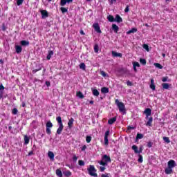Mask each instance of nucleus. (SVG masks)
Listing matches in <instances>:
<instances>
[{
	"instance_id": "nucleus-1",
	"label": "nucleus",
	"mask_w": 177,
	"mask_h": 177,
	"mask_svg": "<svg viewBox=\"0 0 177 177\" xmlns=\"http://www.w3.org/2000/svg\"><path fill=\"white\" fill-rule=\"evenodd\" d=\"M56 120L59 125V128L57 130V135H60L62 132H63V128H64V126H63V122H62V117L58 116L57 117Z\"/></svg>"
},
{
	"instance_id": "nucleus-2",
	"label": "nucleus",
	"mask_w": 177,
	"mask_h": 177,
	"mask_svg": "<svg viewBox=\"0 0 177 177\" xmlns=\"http://www.w3.org/2000/svg\"><path fill=\"white\" fill-rule=\"evenodd\" d=\"M115 104H117L118 109H119V111L120 113H125V105L124 104V103L122 102H120V100H118V99H116L115 101Z\"/></svg>"
},
{
	"instance_id": "nucleus-3",
	"label": "nucleus",
	"mask_w": 177,
	"mask_h": 177,
	"mask_svg": "<svg viewBox=\"0 0 177 177\" xmlns=\"http://www.w3.org/2000/svg\"><path fill=\"white\" fill-rule=\"evenodd\" d=\"M88 174L91 176L97 177V174H96V169H95V166L90 165L89 168H88Z\"/></svg>"
},
{
	"instance_id": "nucleus-4",
	"label": "nucleus",
	"mask_w": 177,
	"mask_h": 177,
	"mask_svg": "<svg viewBox=\"0 0 177 177\" xmlns=\"http://www.w3.org/2000/svg\"><path fill=\"white\" fill-rule=\"evenodd\" d=\"M53 127V124H52V122L50 120L48 121L46 124V132L47 135H50L52 133V131L50 130V128Z\"/></svg>"
},
{
	"instance_id": "nucleus-5",
	"label": "nucleus",
	"mask_w": 177,
	"mask_h": 177,
	"mask_svg": "<svg viewBox=\"0 0 177 177\" xmlns=\"http://www.w3.org/2000/svg\"><path fill=\"white\" fill-rule=\"evenodd\" d=\"M132 150H133L134 153L136 154H140L143 151V146L141 145L139 148V150L138 149V146L136 145H133L131 147Z\"/></svg>"
},
{
	"instance_id": "nucleus-6",
	"label": "nucleus",
	"mask_w": 177,
	"mask_h": 177,
	"mask_svg": "<svg viewBox=\"0 0 177 177\" xmlns=\"http://www.w3.org/2000/svg\"><path fill=\"white\" fill-rule=\"evenodd\" d=\"M109 135H110V130H108L105 132L104 138L105 146H109Z\"/></svg>"
},
{
	"instance_id": "nucleus-7",
	"label": "nucleus",
	"mask_w": 177,
	"mask_h": 177,
	"mask_svg": "<svg viewBox=\"0 0 177 177\" xmlns=\"http://www.w3.org/2000/svg\"><path fill=\"white\" fill-rule=\"evenodd\" d=\"M167 167L169 168H175V167H176V162H175V160H170L168 161L167 162Z\"/></svg>"
},
{
	"instance_id": "nucleus-8",
	"label": "nucleus",
	"mask_w": 177,
	"mask_h": 177,
	"mask_svg": "<svg viewBox=\"0 0 177 177\" xmlns=\"http://www.w3.org/2000/svg\"><path fill=\"white\" fill-rule=\"evenodd\" d=\"M93 27L96 32L98 34H102V30H100V26H99V24H94L93 25Z\"/></svg>"
},
{
	"instance_id": "nucleus-9",
	"label": "nucleus",
	"mask_w": 177,
	"mask_h": 177,
	"mask_svg": "<svg viewBox=\"0 0 177 177\" xmlns=\"http://www.w3.org/2000/svg\"><path fill=\"white\" fill-rule=\"evenodd\" d=\"M41 19H46V17H48L49 16L48 11L45 10H41Z\"/></svg>"
},
{
	"instance_id": "nucleus-10",
	"label": "nucleus",
	"mask_w": 177,
	"mask_h": 177,
	"mask_svg": "<svg viewBox=\"0 0 177 177\" xmlns=\"http://www.w3.org/2000/svg\"><path fill=\"white\" fill-rule=\"evenodd\" d=\"M102 160L106 162H111V158H110V156H108L107 155H104L102 156Z\"/></svg>"
},
{
	"instance_id": "nucleus-11",
	"label": "nucleus",
	"mask_w": 177,
	"mask_h": 177,
	"mask_svg": "<svg viewBox=\"0 0 177 177\" xmlns=\"http://www.w3.org/2000/svg\"><path fill=\"white\" fill-rule=\"evenodd\" d=\"M112 56L113 57H122V54L120 53H117L115 51H112Z\"/></svg>"
},
{
	"instance_id": "nucleus-12",
	"label": "nucleus",
	"mask_w": 177,
	"mask_h": 177,
	"mask_svg": "<svg viewBox=\"0 0 177 177\" xmlns=\"http://www.w3.org/2000/svg\"><path fill=\"white\" fill-rule=\"evenodd\" d=\"M144 114H146L147 118L151 115V109L147 108L144 111Z\"/></svg>"
},
{
	"instance_id": "nucleus-13",
	"label": "nucleus",
	"mask_w": 177,
	"mask_h": 177,
	"mask_svg": "<svg viewBox=\"0 0 177 177\" xmlns=\"http://www.w3.org/2000/svg\"><path fill=\"white\" fill-rule=\"evenodd\" d=\"M73 0H61L60 1V6H64L66 3H70V2H72Z\"/></svg>"
},
{
	"instance_id": "nucleus-14",
	"label": "nucleus",
	"mask_w": 177,
	"mask_h": 177,
	"mask_svg": "<svg viewBox=\"0 0 177 177\" xmlns=\"http://www.w3.org/2000/svg\"><path fill=\"white\" fill-rule=\"evenodd\" d=\"M116 121H117V118L114 117L108 120V124H109V125H113V124H114V122H115Z\"/></svg>"
},
{
	"instance_id": "nucleus-15",
	"label": "nucleus",
	"mask_w": 177,
	"mask_h": 177,
	"mask_svg": "<svg viewBox=\"0 0 177 177\" xmlns=\"http://www.w3.org/2000/svg\"><path fill=\"white\" fill-rule=\"evenodd\" d=\"M135 32H138V29L136 28H132L130 30L127 32V34H135Z\"/></svg>"
},
{
	"instance_id": "nucleus-16",
	"label": "nucleus",
	"mask_w": 177,
	"mask_h": 177,
	"mask_svg": "<svg viewBox=\"0 0 177 177\" xmlns=\"http://www.w3.org/2000/svg\"><path fill=\"white\" fill-rule=\"evenodd\" d=\"M115 21L117 23H122V18L119 15H117L115 17Z\"/></svg>"
},
{
	"instance_id": "nucleus-17",
	"label": "nucleus",
	"mask_w": 177,
	"mask_h": 177,
	"mask_svg": "<svg viewBox=\"0 0 177 177\" xmlns=\"http://www.w3.org/2000/svg\"><path fill=\"white\" fill-rule=\"evenodd\" d=\"M48 156L50 160H51L52 161H53V160H55V153H53V152L48 151Z\"/></svg>"
},
{
	"instance_id": "nucleus-18",
	"label": "nucleus",
	"mask_w": 177,
	"mask_h": 177,
	"mask_svg": "<svg viewBox=\"0 0 177 177\" xmlns=\"http://www.w3.org/2000/svg\"><path fill=\"white\" fill-rule=\"evenodd\" d=\"M20 44L22 46H28V45H30V41L22 40L20 41Z\"/></svg>"
},
{
	"instance_id": "nucleus-19",
	"label": "nucleus",
	"mask_w": 177,
	"mask_h": 177,
	"mask_svg": "<svg viewBox=\"0 0 177 177\" xmlns=\"http://www.w3.org/2000/svg\"><path fill=\"white\" fill-rule=\"evenodd\" d=\"M91 91L94 96H99V95H100V93L99 91H97V89L91 88Z\"/></svg>"
},
{
	"instance_id": "nucleus-20",
	"label": "nucleus",
	"mask_w": 177,
	"mask_h": 177,
	"mask_svg": "<svg viewBox=\"0 0 177 177\" xmlns=\"http://www.w3.org/2000/svg\"><path fill=\"white\" fill-rule=\"evenodd\" d=\"M150 88H151V89H152V91H156V85H154V80L153 79L151 80Z\"/></svg>"
},
{
	"instance_id": "nucleus-21",
	"label": "nucleus",
	"mask_w": 177,
	"mask_h": 177,
	"mask_svg": "<svg viewBox=\"0 0 177 177\" xmlns=\"http://www.w3.org/2000/svg\"><path fill=\"white\" fill-rule=\"evenodd\" d=\"M15 50L17 53H21L23 48L20 46H15Z\"/></svg>"
},
{
	"instance_id": "nucleus-22",
	"label": "nucleus",
	"mask_w": 177,
	"mask_h": 177,
	"mask_svg": "<svg viewBox=\"0 0 177 177\" xmlns=\"http://www.w3.org/2000/svg\"><path fill=\"white\" fill-rule=\"evenodd\" d=\"M165 172L167 175H171V173L172 172V169L167 167V168L165 169Z\"/></svg>"
},
{
	"instance_id": "nucleus-23",
	"label": "nucleus",
	"mask_w": 177,
	"mask_h": 177,
	"mask_svg": "<svg viewBox=\"0 0 177 177\" xmlns=\"http://www.w3.org/2000/svg\"><path fill=\"white\" fill-rule=\"evenodd\" d=\"M133 67L134 71H137L136 67H140V64H139V62H135L133 63Z\"/></svg>"
},
{
	"instance_id": "nucleus-24",
	"label": "nucleus",
	"mask_w": 177,
	"mask_h": 177,
	"mask_svg": "<svg viewBox=\"0 0 177 177\" xmlns=\"http://www.w3.org/2000/svg\"><path fill=\"white\" fill-rule=\"evenodd\" d=\"M52 56H53V51L49 50L48 54L46 57L47 60H50V58L52 57Z\"/></svg>"
},
{
	"instance_id": "nucleus-25",
	"label": "nucleus",
	"mask_w": 177,
	"mask_h": 177,
	"mask_svg": "<svg viewBox=\"0 0 177 177\" xmlns=\"http://www.w3.org/2000/svg\"><path fill=\"white\" fill-rule=\"evenodd\" d=\"M74 122V118H71L70 120L68 122V128H71L73 127V124Z\"/></svg>"
},
{
	"instance_id": "nucleus-26",
	"label": "nucleus",
	"mask_w": 177,
	"mask_h": 177,
	"mask_svg": "<svg viewBox=\"0 0 177 177\" xmlns=\"http://www.w3.org/2000/svg\"><path fill=\"white\" fill-rule=\"evenodd\" d=\"M76 95H77V97H80V99H84V97H85V96L84 95V94H82V92H81V91L77 92Z\"/></svg>"
},
{
	"instance_id": "nucleus-27",
	"label": "nucleus",
	"mask_w": 177,
	"mask_h": 177,
	"mask_svg": "<svg viewBox=\"0 0 177 177\" xmlns=\"http://www.w3.org/2000/svg\"><path fill=\"white\" fill-rule=\"evenodd\" d=\"M24 145H28V143H30V138H28V136H24Z\"/></svg>"
},
{
	"instance_id": "nucleus-28",
	"label": "nucleus",
	"mask_w": 177,
	"mask_h": 177,
	"mask_svg": "<svg viewBox=\"0 0 177 177\" xmlns=\"http://www.w3.org/2000/svg\"><path fill=\"white\" fill-rule=\"evenodd\" d=\"M56 175L57 176H59V177H63V173L62 172V170L60 169H57L56 170Z\"/></svg>"
},
{
	"instance_id": "nucleus-29",
	"label": "nucleus",
	"mask_w": 177,
	"mask_h": 177,
	"mask_svg": "<svg viewBox=\"0 0 177 177\" xmlns=\"http://www.w3.org/2000/svg\"><path fill=\"white\" fill-rule=\"evenodd\" d=\"M112 29L113 30L114 32H118V30H119L118 26L115 24H113Z\"/></svg>"
},
{
	"instance_id": "nucleus-30",
	"label": "nucleus",
	"mask_w": 177,
	"mask_h": 177,
	"mask_svg": "<svg viewBox=\"0 0 177 177\" xmlns=\"http://www.w3.org/2000/svg\"><path fill=\"white\" fill-rule=\"evenodd\" d=\"M153 123V118H149L148 122L146 123L147 127H151V124Z\"/></svg>"
},
{
	"instance_id": "nucleus-31",
	"label": "nucleus",
	"mask_w": 177,
	"mask_h": 177,
	"mask_svg": "<svg viewBox=\"0 0 177 177\" xmlns=\"http://www.w3.org/2000/svg\"><path fill=\"white\" fill-rule=\"evenodd\" d=\"M102 93H109V88L103 87L101 88Z\"/></svg>"
},
{
	"instance_id": "nucleus-32",
	"label": "nucleus",
	"mask_w": 177,
	"mask_h": 177,
	"mask_svg": "<svg viewBox=\"0 0 177 177\" xmlns=\"http://www.w3.org/2000/svg\"><path fill=\"white\" fill-rule=\"evenodd\" d=\"M163 89H169V84L168 83L162 84Z\"/></svg>"
},
{
	"instance_id": "nucleus-33",
	"label": "nucleus",
	"mask_w": 177,
	"mask_h": 177,
	"mask_svg": "<svg viewBox=\"0 0 177 177\" xmlns=\"http://www.w3.org/2000/svg\"><path fill=\"white\" fill-rule=\"evenodd\" d=\"M98 164H100V165H103V167L107 166V162L103 160V159H102L101 161H98Z\"/></svg>"
},
{
	"instance_id": "nucleus-34",
	"label": "nucleus",
	"mask_w": 177,
	"mask_h": 177,
	"mask_svg": "<svg viewBox=\"0 0 177 177\" xmlns=\"http://www.w3.org/2000/svg\"><path fill=\"white\" fill-rule=\"evenodd\" d=\"M107 19H108L109 21H111V23H113V21H115L114 17L112 15H109L107 17Z\"/></svg>"
},
{
	"instance_id": "nucleus-35",
	"label": "nucleus",
	"mask_w": 177,
	"mask_h": 177,
	"mask_svg": "<svg viewBox=\"0 0 177 177\" xmlns=\"http://www.w3.org/2000/svg\"><path fill=\"white\" fill-rule=\"evenodd\" d=\"M94 52L95 53H99V45L95 44L94 46Z\"/></svg>"
},
{
	"instance_id": "nucleus-36",
	"label": "nucleus",
	"mask_w": 177,
	"mask_h": 177,
	"mask_svg": "<svg viewBox=\"0 0 177 177\" xmlns=\"http://www.w3.org/2000/svg\"><path fill=\"white\" fill-rule=\"evenodd\" d=\"M154 66L155 67H157V68H160V70H162V66L159 63H155Z\"/></svg>"
},
{
	"instance_id": "nucleus-37",
	"label": "nucleus",
	"mask_w": 177,
	"mask_h": 177,
	"mask_svg": "<svg viewBox=\"0 0 177 177\" xmlns=\"http://www.w3.org/2000/svg\"><path fill=\"white\" fill-rule=\"evenodd\" d=\"M92 140V137L90 136H87L86 138V141L87 143H91V141Z\"/></svg>"
},
{
	"instance_id": "nucleus-38",
	"label": "nucleus",
	"mask_w": 177,
	"mask_h": 177,
	"mask_svg": "<svg viewBox=\"0 0 177 177\" xmlns=\"http://www.w3.org/2000/svg\"><path fill=\"white\" fill-rule=\"evenodd\" d=\"M136 139V140H138V139H143V134L138 133Z\"/></svg>"
},
{
	"instance_id": "nucleus-39",
	"label": "nucleus",
	"mask_w": 177,
	"mask_h": 177,
	"mask_svg": "<svg viewBox=\"0 0 177 177\" xmlns=\"http://www.w3.org/2000/svg\"><path fill=\"white\" fill-rule=\"evenodd\" d=\"M163 140L166 143H171V140H169V138L168 137H163Z\"/></svg>"
},
{
	"instance_id": "nucleus-40",
	"label": "nucleus",
	"mask_w": 177,
	"mask_h": 177,
	"mask_svg": "<svg viewBox=\"0 0 177 177\" xmlns=\"http://www.w3.org/2000/svg\"><path fill=\"white\" fill-rule=\"evenodd\" d=\"M60 10L62 12V13H67V12H68V10L64 7H62Z\"/></svg>"
},
{
	"instance_id": "nucleus-41",
	"label": "nucleus",
	"mask_w": 177,
	"mask_h": 177,
	"mask_svg": "<svg viewBox=\"0 0 177 177\" xmlns=\"http://www.w3.org/2000/svg\"><path fill=\"white\" fill-rule=\"evenodd\" d=\"M138 157H139L138 160V162H143V156L139 153Z\"/></svg>"
},
{
	"instance_id": "nucleus-42",
	"label": "nucleus",
	"mask_w": 177,
	"mask_h": 177,
	"mask_svg": "<svg viewBox=\"0 0 177 177\" xmlns=\"http://www.w3.org/2000/svg\"><path fill=\"white\" fill-rule=\"evenodd\" d=\"M142 46L147 52H150V49L149 48V46L147 44H143Z\"/></svg>"
},
{
	"instance_id": "nucleus-43",
	"label": "nucleus",
	"mask_w": 177,
	"mask_h": 177,
	"mask_svg": "<svg viewBox=\"0 0 177 177\" xmlns=\"http://www.w3.org/2000/svg\"><path fill=\"white\" fill-rule=\"evenodd\" d=\"M17 113H19V111L17 110V109L14 108V109L12 110V113L14 115H16V114H17Z\"/></svg>"
},
{
	"instance_id": "nucleus-44",
	"label": "nucleus",
	"mask_w": 177,
	"mask_h": 177,
	"mask_svg": "<svg viewBox=\"0 0 177 177\" xmlns=\"http://www.w3.org/2000/svg\"><path fill=\"white\" fill-rule=\"evenodd\" d=\"M23 2H24V0H17V5L20 6V5H23Z\"/></svg>"
},
{
	"instance_id": "nucleus-45",
	"label": "nucleus",
	"mask_w": 177,
	"mask_h": 177,
	"mask_svg": "<svg viewBox=\"0 0 177 177\" xmlns=\"http://www.w3.org/2000/svg\"><path fill=\"white\" fill-rule=\"evenodd\" d=\"M8 95H3V91H0V99H2L3 97H7Z\"/></svg>"
},
{
	"instance_id": "nucleus-46",
	"label": "nucleus",
	"mask_w": 177,
	"mask_h": 177,
	"mask_svg": "<svg viewBox=\"0 0 177 177\" xmlns=\"http://www.w3.org/2000/svg\"><path fill=\"white\" fill-rule=\"evenodd\" d=\"M85 67H86L85 63H81L80 64V68H81L82 70H85Z\"/></svg>"
},
{
	"instance_id": "nucleus-47",
	"label": "nucleus",
	"mask_w": 177,
	"mask_h": 177,
	"mask_svg": "<svg viewBox=\"0 0 177 177\" xmlns=\"http://www.w3.org/2000/svg\"><path fill=\"white\" fill-rule=\"evenodd\" d=\"M140 63H141V64H143V66H146V59H140Z\"/></svg>"
},
{
	"instance_id": "nucleus-48",
	"label": "nucleus",
	"mask_w": 177,
	"mask_h": 177,
	"mask_svg": "<svg viewBox=\"0 0 177 177\" xmlns=\"http://www.w3.org/2000/svg\"><path fill=\"white\" fill-rule=\"evenodd\" d=\"M78 164L80 167H84V165H85V162H84V160H79Z\"/></svg>"
},
{
	"instance_id": "nucleus-49",
	"label": "nucleus",
	"mask_w": 177,
	"mask_h": 177,
	"mask_svg": "<svg viewBox=\"0 0 177 177\" xmlns=\"http://www.w3.org/2000/svg\"><path fill=\"white\" fill-rule=\"evenodd\" d=\"M65 176H71V172L70 171H66L64 173Z\"/></svg>"
},
{
	"instance_id": "nucleus-50",
	"label": "nucleus",
	"mask_w": 177,
	"mask_h": 177,
	"mask_svg": "<svg viewBox=\"0 0 177 177\" xmlns=\"http://www.w3.org/2000/svg\"><path fill=\"white\" fill-rule=\"evenodd\" d=\"M100 74L101 75H102V77H107V73H106V72L101 71H100Z\"/></svg>"
},
{
	"instance_id": "nucleus-51",
	"label": "nucleus",
	"mask_w": 177,
	"mask_h": 177,
	"mask_svg": "<svg viewBox=\"0 0 177 177\" xmlns=\"http://www.w3.org/2000/svg\"><path fill=\"white\" fill-rule=\"evenodd\" d=\"M147 147H149V148L152 147H153V142H147Z\"/></svg>"
},
{
	"instance_id": "nucleus-52",
	"label": "nucleus",
	"mask_w": 177,
	"mask_h": 177,
	"mask_svg": "<svg viewBox=\"0 0 177 177\" xmlns=\"http://www.w3.org/2000/svg\"><path fill=\"white\" fill-rule=\"evenodd\" d=\"M73 160L75 162H77V160H78V157H77V156L75 155H73Z\"/></svg>"
},
{
	"instance_id": "nucleus-53",
	"label": "nucleus",
	"mask_w": 177,
	"mask_h": 177,
	"mask_svg": "<svg viewBox=\"0 0 177 177\" xmlns=\"http://www.w3.org/2000/svg\"><path fill=\"white\" fill-rule=\"evenodd\" d=\"M5 90V87L3 86V85L2 84V83H0V91H4Z\"/></svg>"
},
{
	"instance_id": "nucleus-54",
	"label": "nucleus",
	"mask_w": 177,
	"mask_h": 177,
	"mask_svg": "<svg viewBox=\"0 0 177 177\" xmlns=\"http://www.w3.org/2000/svg\"><path fill=\"white\" fill-rule=\"evenodd\" d=\"M162 82H167L168 81V77H164L162 78Z\"/></svg>"
},
{
	"instance_id": "nucleus-55",
	"label": "nucleus",
	"mask_w": 177,
	"mask_h": 177,
	"mask_svg": "<svg viewBox=\"0 0 177 177\" xmlns=\"http://www.w3.org/2000/svg\"><path fill=\"white\" fill-rule=\"evenodd\" d=\"M105 169H106V167H100V172H104Z\"/></svg>"
},
{
	"instance_id": "nucleus-56",
	"label": "nucleus",
	"mask_w": 177,
	"mask_h": 177,
	"mask_svg": "<svg viewBox=\"0 0 177 177\" xmlns=\"http://www.w3.org/2000/svg\"><path fill=\"white\" fill-rule=\"evenodd\" d=\"M125 13H128L129 12V6H127L126 8L124 9Z\"/></svg>"
},
{
	"instance_id": "nucleus-57",
	"label": "nucleus",
	"mask_w": 177,
	"mask_h": 177,
	"mask_svg": "<svg viewBox=\"0 0 177 177\" xmlns=\"http://www.w3.org/2000/svg\"><path fill=\"white\" fill-rule=\"evenodd\" d=\"M127 84L128 86H132V82H131V81H127Z\"/></svg>"
},
{
	"instance_id": "nucleus-58",
	"label": "nucleus",
	"mask_w": 177,
	"mask_h": 177,
	"mask_svg": "<svg viewBox=\"0 0 177 177\" xmlns=\"http://www.w3.org/2000/svg\"><path fill=\"white\" fill-rule=\"evenodd\" d=\"M39 70H41V68H39V69H35L32 71L33 74H35L37 71H39Z\"/></svg>"
},
{
	"instance_id": "nucleus-59",
	"label": "nucleus",
	"mask_w": 177,
	"mask_h": 177,
	"mask_svg": "<svg viewBox=\"0 0 177 177\" xmlns=\"http://www.w3.org/2000/svg\"><path fill=\"white\" fill-rule=\"evenodd\" d=\"M127 129H128V131H131V129H135V127H131V126H129Z\"/></svg>"
},
{
	"instance_id": "nucleus-60",
	"label": "nucleus",
	"mask_w": 177,
	"mask_h": 177,
	"mask_svg": "<svg viewBox=\"0 0 177 177\" xmlns=\"http://www.w3.org/2000/svg\"><path fill=\"white\" fill-rule=\"evenodd\" d=\"M117 2V0H111L110 5H113V3H115Z\"/></svg>"
},
{
	"instance_id": "nucleus-61",
	"label": "nucleus",
	"mask_w": 177,
	"mask_h": 177,
	"mask_svg": "<svg viewBox=\"0 0 177 177\" xmlns=\"http://www.w3.org/2000/svg\"><path fill=\"white\" fill-rule=\"evenodd\" d=\"M46 86H50V82L46 81Z\"/></svg>"
},
{
	"instance_id": "nucleus-62",
	"label": "nucleus",
	"mask_w": 177,
	"mask_h": 177,
	"mask_svg": "<svg viewBox=\"0 0 177 177\" xmlns=\"http://www.w3.org/2000/svg\"><path fill=\"white\" fill-rule=\"evenodd\" d=\"M32 154H34V151H30L28 153V156H32Z\"/></svg>"
},
{
	"instance_id": "nucleus-63",
	"label": "nucleus",
	"mask_w": 177,
	"mask_h": 177,
	"mask_svg": "<svg viewBox=\"0 0 177 177\" xmlns=\"http://www.w3.org/2000/svg\"><path fill=\"white\" fill-rule=\"evenodd\" d=\"M86 149V145H84V146H83L82 148V151H85Z\"/></svg>"
},
{
	"instance_id": "nucleus-64",
	"label": "nucleus",
	"mask_w": 177,
	"mask_h": 177,
	"mask_svg": "<svg viewBox=\"0 0 177 177\" xmlns=\"http://www.w3.org/2000/svg\"><path fill=\"white\" fill-rule=\"evenodd\" d=\"M101 177H109V174H102V175L101 176Z\"/></svg>"
}]
</instances>
